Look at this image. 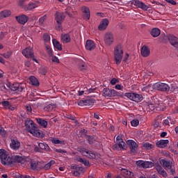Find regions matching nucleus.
Listing matches in <instances>:
<instances>
[{"instance_id": "obj_63", "label": "nucleus", "mask_w": 178, "mask_h": 178, "mask_svg": "<svg viewBox=\"0 0 178 178\" xmlns=\"http://www.w3.org/2000/svg\"><path fill=\"white\" fill-rule=\"evenodd\" d=\"M84 159L80 157V156H76L75 157V161H76V162H80L81 163L83 162V160Z\"/></svg>"}, {"instance_id": "obj_31", "label": "nucleus", "mask_w": 178, "mask_h": 178, "mask_svg": "<svg viewBox=\"0 0 178 178\" xmlns=\"http://www.w3.org/2000/svg\"><path fill=\"white\" fill-rule=\"evenodd\" d=\"M29 81L32 84V86H35V87H38V86H40V82H38V79H37L35 76H30Z\"/></svg>"}, {"instance_id": "obj_37", "label": "nucleus", "mask_w": 178, "mask_h": 178, "mask_svg": "<svg viewBox=\"0 0 178 178\" xmlns=\"http://www.w3.org/2000/svg\"><path fill=\"white\" fill-rule=\"evenodd\" d=\"M52 165H55V161L54 160L50 161L49 163L43 165L42 169H44V170H48L51 169V166H52Z\"/></svg>"}, {"instance_id": "obj_53", "label": "nucleus", "mask_w": 178, "mask_h": 178, "mask_svg": "<svg viewBox=\"0 0 178 178\" xmlns=\"http://www.w3.org/2000/svg\"><path fill=\"white\" fill-rule=\"evenodd\" d=\"M87 157L90 158V159H95V158H96L95 153H94L92 152H89Z\"/></svg>"}, {"instance_id": "obj_24", "label": "nucleus", "mask_w": 178, "mask_h": 178, "mask_svg": "<svg viewBox=\"0 0 178 178\" xmlns=\"http://www.w3.org/2000/svg\"><path fill=\"white\" fill-rule=\"evenodd\" d=\"M116 141L118 147L121 148V149H124L126 148V143L123 141V139L120 136H117Z\"/></svg>"}, {"instance_id": "obj_52", "label": "nucleus", "mask_w": 178, "mask_h": 178, "mask_svg": "<svg viewBox=\"0 0 178 178\" xmlns=\"http://www.w3.org/2000/svg\"><path fill=\"white\" fill-rule=\"evenodd\" d=\"M170 88V91L174 94H178V86H172Z\"/></svg>"}, {"instance_id": "obj_40", "label": "nucleus", "mask_w": 178, "mask_h": 178, "mask_svg": "<svg viewBox=\"0 0 178 178\" xmlns=\"http://www.w3.org/2000/svg\"><path fill=\"white\" fill-rule=\"evenodd\" d=\"M42 40L44 42H45L46 44H48V42H51V36L49 35V34L47 33H44L42 35Z\"/></svg>"}, {"instance_id": "obj_62", "label": "nucleus", "mask_w": 178, "mask_h": 178, "mask_svg": "<svg viewBox=\"0 0 178 178\" xmlns=\"http://www.w3.org/2000/svg\"><path fill=\"white\" fill-rule=\"evenodd\" d=\"M76 170H78L79 172H81V173H84V172H86V169L80 166L76 167Z\"/></svg>"}, {"instance_id": "obj_54", "label": "nucleus", "mask_w": 178, "mask_h": 178, "mask_svg": "<svg viewBox=\"0 0 178 178\" xmlns=\"http://www.w3.org/2000/svg\"><path fill=\"white\" fill-rule=\"evenodd\" d=\"M46 19H47V15H44V16L41 17L39 19L40 24H44V22H45Z\"/></svg>"}, {"instance_id": "obj_26", "label": "nucleus", "mask_w": 178, "mask_h": 178, "mask_svg": "<svg viewBox=\"0 0 178 178\" xmlns=\"http://www.w3.org/2000/svg\"><path fill=\"white\" fill-rule=\"evenodd\" d=\"M35 120L38 124L40 125L41 127H43L44 129H47V127H48V122L44 120V118H35Z\"/></svg>"}, {"instance_id": "obj_16", "label": "nucleus", "mask_w": 178, "mask_h": 178, "mask_svg": "<svg viewBox=\"0 0 178 178\" xmlns=\"http://www.w3.org/2000/svg\"><path fill=\"white\" fill-rule=\"evenodd\" d=\"M108 26H109V20L106 18L102 19L100 24H99L97 29L99 31H105L106 29H108Z\"/></svg>"}, {"instance_id": "obj_18", "label": "nucleus", "mask_w": 178, "mask_h": 178, "mask_svg": "<svg viewBox=\"0 0 178 178\" xmlns=\"http://www.w3.org/2000/svg\"><path fill=\"white\" fill-rule=\"evenodd\" d=\"M22 55H24L25 58H33L34 56L33 49H31V47H26V49L22 50Z\"/></svg>"}, {"instance_id": "obj_7", "label": "nucleus", "mask_w": 178, "mask_h": 178, "mask_svg": "<svg viewBox=\"0 0 178 178\" xmlns=\"http://www.w3.org/2000/svg\"><path fill=\"white\" fill-rule=\"evenodd\" d=\"M12 158V165L13 163H29V156L15 155L14 156H11Z\"/></svg>"}, {"instance_id": "obj_23", "label": "nucleus", "mask_w": 178, "mask_h": 178, "mask_svg": "<svg viewBox=\"0 0 178 178\" xmlns=\"http://www.w3.org/2000/svg\"><path fill=\"white\" fill-rule=\"evenodd\" d=\"M168 144H169V140H160L156 142V145L158 148H165L168 146Z\"/></svg>"}, {"instance_id": "obj_20", "label": "nucleus", "mask_w": 178, "mask_h": 178, "mask_svg": "<svg viewBox=\"0 0 178 178\" xmlns=\"http://www.w3.org/2000/svg\"><path fill=\"white\" fill-rule=\"evenodd\" d=\"M81 10L82 13H83L84 19H87V20H90V8L86 6H83L81 7Z\"/></svg>"}, {"instance_id": "obj_51", "label": "nucleus", "mask_w": 178, "mask_h": 178, "mask_svg": "<svg viewBox=\"0 0 178 178\" xmlns=\"http://www.w3.org/2000/svg\"><path fill=\"white\" fill-rule=\"evenodd\" d=\"M144 161L143 160H138L136 161V165H137V166H139V168H144Z\"/></svg>"}, {"instance_id": "obj_13", "label": "nucleus", "mask_w": 178, "mask_h": 178, "mask_svg": "<svg viewBox=\"0 0 178 178\" xmlns=\"http://www.w3.org/2000/svg\"><path fill=\"white\" fill-rule=\"evenodd\" d=\"M131 5H134L136 8H139L140 9H143V10H148V6L145 5L143 1L139 0H132L131 1Z\"/></svg>"}, {"instance_id": "obj_21", "label": "nucleus", "mask_w": 178, "mask_h": 178, "mask_svg": "<svg viewBox=\"0 0 178 178\" xmlns=\"http://www.w3.org/2000/svg\"><path fill=\"white\" fill-rule=\"evenodd\" d=\"M169 42L174 47V48L178 49V38L174 35H169Z\"/></svg>"}, {"instance_id": "obj_32", "label": "nucleus", "mask_w": 178, "mask_h": 178, "mask_svg": "<svg viewBox=\"0 0 178 178\" xmlns=\"http://www.w3.org/2000/svg\"><path fill=\"white\" fill-rule=\"evenodd\" d=\"M70 35H69V33H65L61 35V41L64 43L70 42Z\"/></svg>"}, {"instance_id": "obj_60", "label": "nucleus", "mask_w": 178, "mask_h": 178, "mask_svg": "<svg viewBox=\"0 0 178 178\" xmlns=\"http://www.w3.org/2000/svg\"><path fill=\"white\" fill-rule=\"evenodd\" d=\"M110 83L112 86H115V84H116V83H119V80H118L116 78H113L111 80Z\"/></svg>"}, {"instance_id": "obj_6", "label": "nucleus", "mask_w": 178, "mask_h": 178, "mask_svg": "<svg viewBox=\"0 0 178 178\" xmlns=\"http://www.w3.org/2000/svg\"><path fill=\"white\" fill-rule=\"evenodd\" d=\"M29 159L28 162L29 163V168L31 170H41L44 168V165H41V162L38 160L31 159L29 156Z\"/></svg>"}, {"instance_id": "obj_46", "label": "nucleus", "mask_w": 178, "mask_h": 178, "mask_svg": "<svg viewBox=\"0 0 178 178\" xmlns=\"http://www.w3.org/2000/svg\"><path fill=\"white\" fill-rule=\"evenodd\" d=\"M46 51L49 56L50 58H52L54 54L52 53V49H51V47H49V45H46Z\"/></svg>"}, {"instance_id": "obj_14", "label": "nucleus", "mask_w": 178, "mask_h": 178, "mask_svg": "<svg viewBox=\"0 0 178 178\" xmlns=\"http://www.w3.org/2000/svg\"><path fill=\"white\" fill-rule=\"evenodd\" d=\"M22 144L17 139H11L10 143V148L13 151H19Z\"/></svg>"}, {"instance_id": "obj_48", "label": "nucleus", "mask_w": 178, "mask_h": 178, "mask_svg": "<svg viewBox=\"0 0 178 178\" xmlns=\"http://www.w3.org/2000/svg\"><path fill=\"white\" fill-rule=\"evenodd\" d=\"M12 54H13V52H12V51H9L6 53L3 54L2 56H3V58H5L6 59H9L10 56H12Z\"/></svg>"}, {"instance_id": "obj_17", "label": "nucleus", "mask_w": 178, "mask_h": 178, "mask_svg": "<svg viewBox=\"0 0 178 178\" xmlns=\"http://www.w3.org/2000/svg\"><path fill=\"white\" fill-rule=\"evenodd\" d=\"M147 109L149 111H163V106L161 104L150 103L147 105Z\"/></svg>"}, {"instance_id": "obj_39", "label": "nucleus", "mask_w": 178, "mask_h": 178, "mask_svg": "<svg viewBox=\"0 0 178 178\" xmlns=\"http://www.w3.org/2000/svg\"><path fill=\"white\" fill-rule=\"evenodd\" d=\"M38 146L40 149H43L44 151H49V146H48V144L47 143H40Z\"/></svg>"}, {"instance_id": "obj_57", "label": "nucleus", "mask_w": 178, "mask_h": 178, "mask_svg": "<svg viewBox=\"0 0 178 178\" xmlns=\"http://www.w3.org/2000/svg\"><path fill=\"white\" fill-rule=\"evenodd\" d=\"M81 163H83L84 166H87L88 168L90 167V161L86 159H83Z\"/></svg>"}, {"instance_id": "obj_58", "label": "nucleus", "mask_w": 178, "mask_h": 178, "mask_svg": "<svg viewBox=\"0 0 178 178\" xmlns=\"http://www.w3.org/2000/svg\"><path fill=\"white\" fill-rule=\"evenodd\" d=\"M67 119H70V120H73L74 122H77V120H76V118L73 116L72 115H67Z\"/></svg>"}, {"instance_id": "obj_44", "label": "nucleus", "mask_w": 178, "mask_h": 178, "mask_svg": "<svg viewBox=\"0 0 178 178\" xmlns=\"http://www.w3.org/2000/svg\"><path fill=\"white\" fill-rule=\"evenodd\" d=\"M1 105H2V106H3V108L5 109H8L9 108V106H10V102H9V101H3L1 102Z\"/></svg>"}, {"instance_id": "obj_61", "label": "nucleus", "mask_w": 178, "mask_h": 178, "mask_svg": "<svg viewBox=\"0 0 178 178\" xmlns=\"http://www.w3.org/2000/svg\"><path fill=\"white\" fill-rule=\"evenodd\" d=\"M51 60L52 62H55L56 63H60L59 58L56 57V56H51Z\"/></svg>"}, {"instance_id": "obj_43", "label": "nucleus", "mask_w": 178, "mask_h": 178, "mask_svg": "<svg viewBox=\"0 0 178 178\" xmlns=\"http://www.w3.org/2000/svg\"><path fill=\"white\" fill-rule=\"evenodd\" d=\"M40 74H42L43 76H45V74H47V72H48V70H47L46 67H41L40 68H39L38 70Z\"/></svg>"}, {"instance_id": "obj_41", "label": "nucleus", "mask_w": 178, "mask_h": 178, "mask_svg": "<svg viewBox=\"0 0 178 178\" xmlns=\"http://www.w3.org/2000/svg\"><path fill=\"white\" fill-rule=\"evenodd\" d=\"M154 163L152 161H145L143 164V169H147L148 168H152Z\"/></svg>"}, {"instance_id": "obj_29", "label": "nucleus", "mask_w": 178, "mask_h": 178, "mask_svg": "<svg viewBox=\"0 0 178 178\" xmlns=\"http://www.w3.org/2000/svg\"><path fill=\"white\" fill-rule=\"evenodd\" d=\"M38 3L31 2L25 6V9L26 10H33V9H35V8H38Z\"/></svg>"}, {"instance_id": "obj_25", "label": "nucleus", "mask_w": 178, "mask_h": 178, "mask_svg": "<svg viewBox=\"0 0 178 178\" xmlns=\"http://www.w3.org/2000/svg\"><path fill=\"white\" fill-rule=\"evenodd\" d=\"M142 56H144L145 58L149 56V54L151 53L149 48L148 47L143 45L140 50Z\"/></svg>"}, {"instance_id": "obj_3", "label": "nucleus", "mask_w": 178, "mask_h": 178, "mask_svg": "<svg viewBox=\"0 0 178 178\" xmlns=\"http://www.w3.org/2000/svg\"><path fill=\"white\" fill-rule=\"evenodd\" d=\"M0 161L2 165H12V158L9 156V154L3 149H0Z\"/></svg>"}, {"instance_id": "obj_8", "label": "nucleus", "mask_w": 178, "mask_h": 178, "mask_svg": "<svg viewBox=\"0 0 178 178\" xmlns=\"http://www.w3.org/2000/svg\"><path fill=\"white\" fill-rule=\"evenodd\" d=\"M124 97H127V98H129V99H131V101H134V102H141L143 99V95L133 92L125 93Z\"/></svg>"}, {"instance_id": "obj_50", "label": "nucleus", "mask_w": 178, "mask_h": 178, "mask_svg": "<svg viewBox=\"0 0 178 178\" xmlns=\"http://www.w3.org/2000/svg\"><path fill=\"white\" fill-rule=\"evenodd\" d=\"M143 147L146 149H152V148H154V145L149 143H144Z\"/></svg>"}, {"instance_id": "obj_22", "label": "nucleus", "mask_w": 178, "mask_h": 178, "mask_svg": "<svg viewBox=\"0 0 178 178\" xmlns=\"http://www.w3.org/2000/svg\"><path fill=\"white\" fill-rule=\"evenodd\" d=\"M86 49L87 51H92V49H95V42L91 40H88L86 42Z\"/></svg>"}, {"instance_id": "obj_19", "label": "nucleus", "mask_w": 178, "mask_h": 178, "mask_svg": "<svg viewBox=\"0 0 178 178\" xmlns=\"http://www.w3.org/2000/svg\"><path fill=\"white\" fill-rule=\"evenodd\" d=\"M15 19L19 24H26V22H29V17H27L26 15H21L19 16H16Z\"/></svg>"}, {"instance_id": "obj_28", "label": "nucleus", "mask_w": 178, "mask_h": 178, "mask_svg": "<svg viewBox=\"0 0 178 178\" xmlns=\"http://www.w3.org/2000/svg\"><path fill=\"white\" fill-rule=\"evenodd\" d=\"M150 33L151 35L154 37V38H156V37H159V35H161V29L158 28H153Z\"/></svg>"}, {"instance_id": "obj_30", "label": "nucleus", "mask_w": 178, "mask_h": 178, "mask_svg": "<svg viewBox=\"0 0 178 178\" xmlns=\"http://www.w3.org/2000/svg\"><path fill=\"white\" fill-rule=\"evenodd\" d=\"M161 165H163L164 169H171L172 168V164L170 163V161H168L166 160H161Z\"/></svg>"}, {"instance_id": "obj_38", "label": "nucleus", "mask_w": 178, "mask_h": 178, "mask_svg": "<svg viewBox=\"0 0 178 178\" xmlns=\"http://www.w3.org/2000/svg\"><path fill=\"white\" fill-rule=\"evenodd\" d=\"M157 172H158V173H159V175L163 176V177H168V173L166 172V171H165V170H163V168L162 167H159L157 168Z\"/></svg>"}, {"instance_id": "obj_4", "label": "nucleus", "mask_w": 178, "mask_h": 178, "mask_svg": "<svg viewBox=\"0 0 178 178\" xmlns=\"http://www.w3.org/2000/svg\"><path fill=\"white\" fill-rule=\"evenodd\" d=\"M69 10H70V7L67 8L65 13H56V20L58 24H62L66 17V15H67L69 17H73V14L69 12Z\"/></svg>"}, {"instance_id": "obj_42", "label": "nucleus", "mask_w": 178, "mask_h": 178, "mask_svg": "<svg viewBox=\"0 0 178 178\" xmlns=\"http://www.w3.org/2000/svg\"><path fill=\"white\" fill-rule=\"evenodd\" d=\"M86 138L87 139L88 144H90V145H92V144H94V136L88 135L86 136Z\"/></svg>"}, {"instance_id": "obj_5", "label": "nucleus", "mask_w": 178, "mask_h": 178, "mask_svg": "<svg viewBox=\"0 0 178 178\" xmlns=\"http://www.w3.org/2000/svg\"><path fill=\"white\" fill-rule=\"evenodd\" d=\"M152 88L156 91H162L163 92H168L170 90V86L165 83H156L152 86Z\"/></svg>"}, {"instance_id": "obj_64", "label": "nucleus", "mask_w": 178, "mask_h": 178, "mask_svg": "<svg viewBox=\"0 0 178 178\" xmlns=\"http://www.w3.org/2000/svg\"><path fill=\"white\" fill-rule=\"evenodd\" d=\"M81 133H82L86 138L87 137V136H88L87 135V133H88V131H87V129H82L81 131Z\"/></svg>"}, {"instance_id": "obj_12", "label": "nucleus", "mask_w": 178, "mask_h": 178, "mask_svg": "<svg viewBox=\"0 0 178 178\" xmlns=\"http://www.w3.org/2000/svg\"><path fill=\"white\" fill-rule=\"evenodd\" d=\"M115 40V37L113 33L111 32H107L104 35V42L106 45H112L113 41Z\"/></svg>"}, {"instance_id": "obj_49", "label": "nucleus", "mask_w": 178, "mask_h": 178, "mask_svg": "<svg viewBox=\"0 0 178 178\" xmlns=\"http://www.w3.org/2000/svg\"><path fill=\"white\" fill-rule=\"evenodd\" d=\"M131 124L133 126V127H137V126L140 124V121L137 119H134L131 121Z\"/></svg>"}, {"instance_id": "obj_56", "label": "nucleus", "mask_w": 178, "mask_h": 178, "mask_svg": "<svg viewBox=\"0 0 178 178\" xmlns=\"http://www.w3.org/2000/svg\"><path fill=\"white\" fill-rule=\"evenodd\" d=\"M81 152L84 156H88V154H90V151L87 150L86 149H83Z\"/></svg>"}, {"instance_id": "obj_47", "label": "nucleus", "mask_w": 178, "mask_h": 178, "mask_svg": "<svg viewBox=\"0 0 178 178\" xmlns=\"http://www.w3.org/2000/svg\"><path fill=\"white\" fill-rule=\"evenodd\" d=\"M51 143L53 144H62L63 145H65V141H61L56 138L51 139Z\"/></svg>"}, {"instance_id": "obj_9", "label": "nucleus", "mask_w": 178, "mask_h": 178, "mask_svg": "<svg viewBox=\"0 0 178 178\" xmlns=\"http://www.w3.org/2000/svg\"><path fill=\"white\" fill-rule=\"evenodd\" d=\"M94 104H95V99L92 98H88L78 102V105L79 106H92Z\"/></svg>"}, {"instance_id": "obj_1", "label": "nucleus", "mask_w": 178, "mask_h": 178, "mask_svg": "<svg viewBox=\"0 0 178 178\" xmlns=\"http://www.w3.org/2000/svg\"><path fill=\"white\" fill-rule=\"evenodd\" d=\"M25 127L28 133L33 134L35 137H41V132L35 127V124H34V121L32 120L28 119L25 121Z\"/></svg>"}, {"instance_id": "obj_11", "label": "nucleus", "mask_w": 178, "mask_h": 178, "mask_svg": "<svg viewBox=\"0 0 178 178\" xmlns=\"http://www.w3.org/2000/svg\"><path fill=\"white\" fill-rule=\"evenodd\" d=\"M127 144L129 149H131V154H136L138 148V145L134 140H128Z\"/></svg>"}, {"instance_id": "obj_59", "label": "nucleus", "mask_w": 178, "mask_h": 178, "mask_svg": "<svg viewBox=\"0 0 178 178\" xmlns=\"http://www.w3.org/2000/svg\"><path fill=\"white\" fill-rule=\"evenodd\" d=\"M0 134L1 136H6V131H5V129L2 127H0Z\"/></svg>"}, {"instance_id": "obj_35", "label": "nucleus", "mask_w": 178, "mask_h": 178, "mask_svg": "<svg viewBox=\"0 0 178 178\" xmlns=\"http://www.w3.org/2000/svg\"><path fill=\"white\" fill-rule=\"evenodd\" d=\"M53 45L56 49H58V51H62V45L58 42V40H56V39L53 40Z\"/></svg>"}, {"instance_id": "obj_34", "label": "nucleus", "mask_w": 178, "mask_h": 178, "mask_svg": "<svg viewBox=\"0 0 178 178\" xmlns=\"http://www.w3.org/2000/svg\"><path fill=\"white\" fill-rule=\"evenodd\" d=\"M78 92H79L78 95H79L80 97L81 95H84V94L87 95V94H90V92H92V90L91 89L88 90V88H84L83 90H79Z\"/></svg>"}, {"instance_id": "obj_36", "label": "nucleus", "mask_w": 178, "mask_h": 178, "mask_svg": "<svg viewBox=\"0 0 178 178\" xmlns=\"http://www.w3.org/2000/svg\"><path fill=\"white\" fill-rule=\"evenodd\" d=\"M55 108H56L55 104H50L44 108V111H45L46 112H51V111H54V109H55Z\"/></svg>"}, {"instance_id": "obj_33", "label": "nucleus", "mask_w": 178, "mask_h": 178, "mask_svg": "<svg viewBox=\"0 0 178 178\" xmlns=\"http://www.w3.org/2000/svg\"><path fill=\"white\" fill-rule=\"evenodd\" d=\"M10 15H11L10 10H6L3 11H1L0 13V19H3V17H9Z\"/></svg>"}, {"instance_id": "obj_55", "label": "nucleus", "mask_w": 178, "mask_h": 178, "mask_svg": "<svg viewBox=\"0 0 178 178\" xmlns=\"http://www.w3.org/2000/svg\"><path fill=\"white\" fill-rule=\"evenodd\" d=\"M26 111L28 112V113H31L33 112V108H31V106L30 104H27L26 106Z\"/></svg>"}, {"instance_id": "obj_27", "label": "nucleus", "mask_w": 178, "mask_h": 178, "mask_svg": "<svg viewBox=\"0 0 178 178\" xmlns=\"http://www.w3.org/2000/svg\"><path fill=\"white\" fill-rule=\"evenodd\" d=\"M121 172L124 177H133L134 176L133 172L126 168H122Z\"/></svg>"}, {"instance_id": "obj_2", "label": "nucleus", "mask_w": 178, "mask_h": 178, "mask_svg": "<svg viewBox=\"0 0 178 178\" xmlns=\"http://www.w3.org/2000/svg\"><path fill=\"white\" fill-rule=\"evenodd\" d=\"M114 59L116 65H119L122 63L123 59V48L122 45L118 44L114 49Z\"/></svg>"}, {"instance_id": "obj_15", "label": "nucleus", "mask_w": 178, "mask_h": 178, "mask_svg": "<svg viewBox=\"0 0 178 178\" xmlns=\"http://www.w3.org/2000/svg\"><path fill=\"white\" fill-rule=\"evenodd\" d=\"M25 87L26 85L23 83H15L11 85V90L17 91V92H23Z\"/></svg>"}, {"instance_id": "obj_45", "label": "nucleus", "mask_w": 178, "mask_h": 178, "mask_svg": "<svg viewBox=\"0 0 178 178\" xmlns=\"http://www.w3.org/2000/svg\"><path fill=\"white\" fill-rule=\"evenodd\" d=\"M159 38L161 41H162L163 42H168V41H169V35H161Z\"/></svg>"}, {"instance_id": "obj_10", "label": "nucleus", "mask_w": 178, "mask_h": 178, "mask_svg": "<svg viewBox=\"0 0 178 178\" xmlns=\"http://www.w3.org/2000/svg\"><path fill=\"white\" fill-rule=\"evenodd\" d=\"M104 97H118V92L114 89H109L108 88H105L102 90Z\"/></svg>"}]
</instances>
